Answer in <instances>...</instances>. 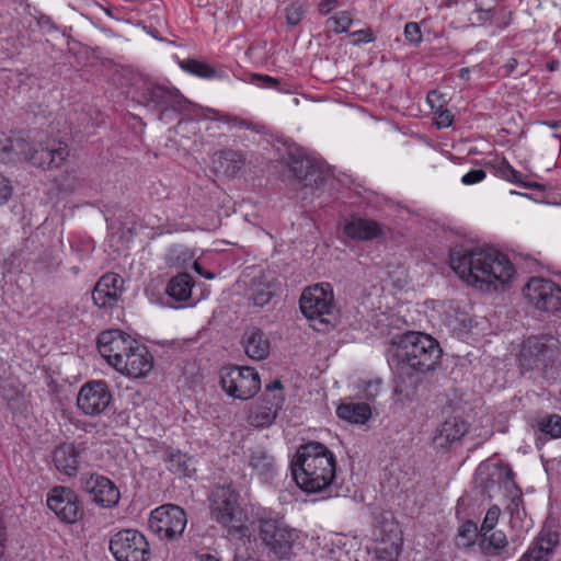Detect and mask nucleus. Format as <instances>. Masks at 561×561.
I'll return each mask as SVG.
<instances>
[{
	"label": "nucleus",
	"mask_w": 561,
	"mask_h": 561,
	"mask_svg": "<svg viewBox=\"0 0 561 561\" xmlns=\"http://www.w3.org/2000/svg\"><path fill=\"white\" fill-rule=\"evenodd\" d=\"M30 150V142L23 138H11L2 135L0 137V160H21L23 154Z\"/></svg>",
	"instance_id": "obj_31"
},
{
	"label": "nucleus",
	"mask_w": 561,
	"mask_h": 561,
	"mask_svg": "<svg viewBox=\"0 0 561 561\" xmlns=\"http://www.w3.org/2000/svg\"><path fill=\"white\" fill-rule=\"evenodd\" d=\"M71 453H72V459H73L75 457H77V453H76V449H75V447H73V446H72Z\"/></svg>",
	"instance_id": "obj_64"
},
{
	"label": "nucleus",
	"mask_w": 561,
	"mask_h": 561,
	"mask_svg": "<svg viewBox=\"0 0 561 561\" xmlns=\"http://www.w3.org/2000/svg\"><path fill=\"white\" fill-rule=\"evenodd\" d=\"M353 36H358V41L370 43L374 41V35L370 30H359L353 33Z\"/></svg>",
	"instance_id": "obj_53"
},
{
	"label": "nucleus",
	"mask_w": 561,
	"mask_h": 561,
	"mask_svg": "<svg viewBox=\"0 0 561 561\" xmlns=\"http://www.w3.org/2000/svg\"><path fill=\"white\" fill-rule=\"evenodd\" d=\"M124 279L115 273L104 274L94 285L92 299L99 308H113L123 295Z\"/></svg>",
	"instance_id": "obj_20"
},
{
	"label": "nucleus",
	"mask_w": 561,
	"mask_h": 561,
	"mask_svg": "<svg viewBox=\"0 0 561 561\" xmlns=\"http://www.w3.org/2000/svg\"><path fill=\"white\" fill-rule=\"evenodd\" d=\"M152 367L153 356L146 345L136 341L116 370L129 378H142L151 371Z\"/></svg>",
	"instance_id": "obj_18"
},
{
	"label": "nucleus",
	"mask_w": 561,
	"mask_h": 561,
	"mask_svg": "<svg viewBox=\"0 0 561 561\" xmlns=\"http://www.w3.org/2000/svg\"><path fill=\"white\" fill-rule=\"evenodd\" d=\"M111 400L112 394L105 381H89L77 396V407L87 415H98L108 407Z\"/></svg>",
	"instance_id": "obj_16"
},
{
	"label": "nucleus",
	"mask_w": 561,
	"mask_h": 561,
	"mask_svg": "<svg viewBox=\"0 0 561 561\" xmlns=\"http://www.w3.org/2000/svg\"><path fill=\"white\" fill-rule=\"evenodd\" d=\"M221 167L226 168V172L230 174L237 173L244 164L245 157L241 151L224 150L220 153Z\"/></svg>",
	"instance_id": "obj_39"
},
{
	"label": "nucleus",
	"mask_w": 561,
	"mask_h": 561,
	"mask_svg": "<svg viewBox=\"0 0 561 561\" xmlns=\"http://www.w3.org/2000/svg\"><path fill=\"white\" fill-rule=\"evenodd\" d=\"M343 233L356 241H368L377 238L381 233V229L374 220L353 217L345 221Z\"/></svg>",
	"instance_id": "obj_24"
},
{
	"label": "nucleus",
	"mask_w": 561,
	"mask_h": 561,
	"mask_svg": "<svg viewBox=\"0 0 561 561\" xmlns=\"http://www.w3.org/2000/svg\"><path fill=\"white\" fill-rule=\"evenodd\" d=\"M70 154L67 144L59 142L58 147L55 145L44 146L42 141L37 144H30V150L23 154L22 159L27 160L35 167L43 169H59L65 163Z\"/></svg>",
	"instance_id": "obj_17"
},
{
	"label": "nucleus",
	"mask_w": 561,
	"mask_h": 561,
	"mask_svg": "<svg viewBox=\"0 0 561 561\" xmlns=\"http://www.w3.org/2000/svg\"><path fill=\"white\" fill-rule=\"evenodd\" d=\"M505 476H506L507 479L512 480L513 477H514V473H513V471L511 469H507L505 471Z\"/></svg>",
	"instance_id": "obj_62"
},
{
	"label": "nucleus",
	"mask_w": 561,
	"mask_h": 561,
	"mask_svg": "<svg viewBox=\"0 0 561 561\" xmlns=\"http://www.w3.org/2000/svg\"><path fill=\"white\" fill-rule=\"evenodd\" d=\"M249 466L263 482H270L276 476L275 458L264 448L256 447L250 450Z\"/></svg>",
	"instance_id": "obj_25"
},
{
	"label": "nucleus",
	"mask_w": 561,
	"mask_h": 561,
	"mask_svg": "<svg viewBox=\"0 0 561 561\" xmlns=\"http://www.w3.org/2000/svg\"><path fill=\"white\" fill-rule=\"evenodd\" d=\"M208 111H209V113H211L214 115L213 116L214 119L224 122L225 124H228V125L231 123L232 114L219 112L216 110H208Z\"/></svg>",
	"instance_id": "obj_52"
},
{
	"label": "nucleus",
	"mask_w": 561,
	"mask_h": 561,
	"mask_svg": "<svg viewBox=\"0 0 561 561\" xmlns=\"http://www.w3.org/2000/svg\"><path fill=\"white\" fill-rule=\"evenodd\" d=\"M458 77H459L461 80H465V81L469 80V78H470V69H469V68H467V67L461 68V69L459 70Z\"/></svg>",
	"instance_id": "obj_58"
},
{
	"label": "nucleus",
	"mask_w": 561,
	"mask_h": 561,
	"mask_svg": "<svg viewBox=\"0 0 561 561\" xmlns=\"http://www.w3.org/2000/svg\"><path fill=\"white\" fill-rule=\"evenodd\" d=\"M257 533L263 545L278 559L290 553L297 539L296 530L272 513H264L259 517Z\"/></svg>",
	"instance_id": "obj_5"
},
{
	"label": "nucleus",
	"mask_w": 561,
	"mask_h": 561,
	"mask_svg": "<svg viewBox=\"0 0 561 561\" xmlns=\"http://www.w3.org/2000/svg\"><path fill=\"white\" fill-rule=\"evenodd\" d=\"M83 516V508L79 504L77 496H72V524Z\"/></svg>",
	"instance_id": "obj_51"
},
{
	"label": "nucleus",
	"mask_w": 561,
	"mask_h": 561,
	"mask_svg": "<svg viewBox=\"0 0 561 561\" xmlns=\"http://www.w3.org/2000/svg\"><path fill=\"white\" fill-rule=\"evenodd\" d=\"M213 496L214 519L230 530L241 529L242 512L237 504V494L231 485L217 488Z\"/></svg>",
	"instance_id": "obj_12"
},
{
	"label": "nucleus",
	"mask_w": 561,
	"mask_h": 561,
	"mask_svg": "<svg viewBox=\"0 0 561 561\" xmlns=\"http://www.w3.org/2000/svg\"><path fill=\"white\" fill-rule=\"evenodd\" d=\"M194 270L206 279H211L215 277L214 273L205 271L198 263H194Z\"/></svg>",
	"instance_id": "obj_56"
},
{
	"label": "nucleus",
	"mask_w": 561,
	"mask_h": 561,
	"mask_svg": "<svg viewBox=\"0 0 561 561\" xmlns=\"http://www.w3.org/2000/svg\"><path fill=\"white\" fill-rule=\"evenodd\" d=\"M537 428L550 438L561 437V416L558 414L546 415L538 420Z\"/></svg>",
	"instance_id": "obj_38"
},
{
	"label": "nucleus",
	"mask_w": 561,
	"mask_h": 561,
	"mask_svg": "<svg viewBox=\"0 0 561 561\" xmlns=\"http://www.w3.org/2000/svg\"><path fill=\"white\" fill-rule=\"evenodd\" d=\"M284 400V397H275L273 393L263 394L249 410V424L256 428L271 426L283 407Z\"/></svg>",
	"instance_id": "obj_19"
},
{
	"label": "nucleus",
	"mask_w": 561,
	"mask_h": 561,
	"mask_svg": "<svg viewBox=\"0 0 561 561\" xmlns=\"http://www.w3.org/2000/svg\"><path fill=\"white\" fill-rule=\"evenodd\" d=\"M304 316L313 322L317 331L328 330L334 310L332 287L329 283L317 284L304 290L300 300Z\"/></svg>",
	"instance_id": "obj_4"
},
{
	"label": "nucleus",
	"mask_w": 561,
	"mask_h": 561,
	"mask_svg": "<svg viewBox=\"0 0 561 561\" xmlns=\"http://www.w3.org/2000/svg\"><path fill=\"white\" fill-rule=\"evenodd\" d=\"M80 489L90 495L92 502L104 508L118 504L121 493L114 482L98 473H84L80 477Z\"/></svg>",
	"instance_id": "obj_14"
},
{
	"label": "nucleus",
	"mask_w": 561,
	"mask_h": 561,
	"mask_svg": "<svg viewBox=\"0 0 561 561\" xmlns=\"http://www.w3.org/2000/svg\"><path fill=\"white\" fill-rule=\"evenodd\" d=\"M517 65V61L516 59H511L508 60V64H507V67L510 68V70H513Z\"/></svg>",
	"instance_id": "obj_61"
},
{
	"label": "nucleus",
	"mask_w": 561,
	"mask_h": 561,
	"mask_svg": "<svg viewBox=\"0 0 561 561\" xmlns=\"http://www.w3.org/2000/svg\"><path fill=\"white\" fill-rule=\"evenodd\" d=\"M495 474H501V467L482 463L477 469L476 482L484 492H489L495 485Z\"/></svg>",
	"instance_id": "obj_37"
},
{
	"label": "nucleus",
	"mask_w": 561,
	"mask_h": 561,
	"mask_svg": "<svg viewBox=\"0 0 561 561\" xmlns=\"http://www.w3.org/2000/svg\"><path fill=\"white\" fill-rule=\"evenodd\" d=\"M186 523L183 508L174 504H164L151 512L148 527L160 539L173 540L182 536Z\"/></svg>",
	"instance_id": "obj_9"
},
{
	"label": "nucleus",
	"mask_w": 561,
	"mask_h": 561,
	"mask_svg": "<svg viewBox=\"0 0 561 561\" xmlns=\"http://www.w3.org/2000/svg\"><path fill=\"white\" fill-rule=\"evenodd\" d=\"M38 23H39L41 25H44V24H47V25H48V24H50V20H49V18H47V16H42V18L39 19Z\"/></svg>",
	"instance_id": "obj_60"
},
{
	"label": "nucleus",
	"mask_w": 561,
	"mask_h": 561,
	"mask_svg": "<svg viewBox=\"0 0 561 561\" xmlns=\"http://www.w3.org/2000/svg\"><path fill=\"white\" fill-rule=\"evenodd\" d=\"M468 430L469 425L462 419L458 416L449 417L436 428L432 440L433 447L436 450H447L460 443Z\"/></svg>",
	"instance_id": "obj_21"
},
{
	"label": "nucleus",
	"mask_w": 561,
	"mask_h": 561,
	"mask_svg": "<svg viewBox=\"0 0 561 561\" xmlns=\"http://www.w3.org/2000/svg\"><path fill=\"white\" fill-rule=\"evenodd\" d=\"M560 543L556 531L541 530L518 561H550Z\"/></svg>",
	"instance_id": "obj_22"
},
{
	"label": "nucleus",
	"mask_w": 561,
	"mask_h": 561,
	"mask_svg": "<svg viewBox=\"0 0 561 561\" xmlns=\"http://www.w3.org/2000/svg\"><path fill=\"white\" fill-rule=\"evenodd\" d=\"M139 102L146 107L159 112V119L168 110L176 113L187 111L188 101L174 88H169L160 84H148L144 87L139 94Z\"/></svg>",
	"instance_id": "obj_10"
},
{
	"label": "nucleus",
	"mask_w": 561,
	"mask_h": 561,
	"mask_svg": "<svg viewBox=\"0 0 561 561\" xmlns=\"http://www.w3.org/2000/svg\"><path fill=\"white\" fill-rule=\"evenodd\" d=\"M268 393H273L275 397H284L282 382L279 380H274L272 383L267 385L263 394Z\"/></svg>",
	"instance_id": "obj_50"
},
{
	"label": "nucleus",
	"mask_w": 561,
	"mask_h": 561,
	"mask_svg": "<svg viewBox=\"0 0 561 561\" xmlns=\"http://www.w3.org/2000/svg\"><path fill=\"white\" fill-rule=\"evenodd\" d=\"M375 548L379 561H397L402 550V533L398 522L385 518L379 525Z\"/></svg>",
	"instance_id": "obj_15"
},
{
	"label": "nucleus",
	"mask_w": 561,
	"mask_h": 561,
	"mask_svg": "<svg viewBox=\"0 0 561 561\" xmlns=\"http://www.w3.org/2000/svg\"><path fill=\"white\" fill-rule=\"evenodd\" d=\"M194 279L188 273H179L172 277L167 286V294L174 301H186L192 296Z\"/></svg>",
	"instance_id": "obj_28"
},
{
	"label": "nucleus",
	"mask_w": 561,
	"mask_h": 561,
	"mask_svg": "<svg viewBox=\"0 0 561 561\" xmlns=\"http://www.w3.org/2000/svg\"><path fill=\"white\" fill-rule=\"evenodd\" d=\"M220 386L230 397L248 400L254 397L261 388V379L252 367L226 366L220 370Z\"/></svg>",
	"instance_id": "obj_7"
},
{
	"label": "nucleus",
	"mask_w": 561,
	"mask_h": 561,
	"mask_svg": "<svg viewBox=\"0 0 561 561\" xmlns=\"http://www.w3.org/2000/svg\"><path fill=\"white\" fill-rule=\"evenodd\" d=\"M352 14L348 11H340L334 16L327 20V25L334 33H345L352 24Z\"/></svg>",
	"instance_id": "obj_41"
},
{
	"label": "nucleus",
	"mask_w": 561,
	"mask_h": 561,
	"mask_svg": "<svg viewBox=\"0 0 561 561\" xmlns=\"http://www.w3.org/2000/svg\"><path fill=\"white\" fill-rule=\"evenodd\" d=\"M296 178H298L305 186L318 187L324 181L322 172V163L312 162L309 159L299 162V167H294Z\"/></svg>",
	"instance_id": "obj_29"
},
{
	"label": "nucleus",
	"mask_w": 561,
	"mask_h": 561,
	"mask_svg": "<svg viewBox=\"0 0 561 561\" xmlns=\"http://www.w3.org/2000/svg\"><path fill=\"white\" fill-rule=\"evenodd\" d=\"M336 5V0H323L320 3L319 11L321 14H329Z\"/></svg>",
	"instance_id": "obj_54"
},
{
	"label": "nucleus",
	"mask_w": 561,
	"mask_h": 561,
	"mask_svg": "<svg viewBox=\"0 0 561 561\" xmlns=\"http://www.w3.org/2000/svg\"><path fill=\"white\" fill-rule=\"evenodd\" d=\"M257 81L263 82L266 87H270V88H275L279 84V82L276 78H273L267 75L253 73L252 82H257Z\"/></svg>",
	"instance_id": "obj_49"
},
{
	"label": "nucleus",
	"mask_w": 561,
	"mask_h": 561,
	"mask_svg": "<svg viewBox=\"0 0 561 561\" xmlns=\"http://www.w3.org/2000/svg\"><path fill=\"white\" fill-rule=\"evenodd\" d=\"M560 353V342L554 336L550 334L533 335L523 343L519 363L525 369H538L546 373L557 362Z\"/></svg>",
	"instance_id": "obj_6"
},
{
	"label": "nucleus",
	"mask_w": 561,
	"mask_h": 561,
	"mask_svg": "<svg viewBox=\"0 0 561 561\" xmlns=\"http://www.w3.org/2000/svg\"><path fill=\"white\" fill-rule=\"evenodd\" d=\"M70 505V490L66 486H55L48 493L47 506L65 523H70L68 506Z\"/></svg>",
	"instance_id": "obj_27"
},
{
	"label": "nucleus",
	"mask_w": 561,
	"mask_h": 561,
	"mask_svg": "<svg viewBox=\"0 0 561 561\" xmlns=\"http://www.w3.org/2000/svg\"><path fill=\"white\" fill-rule=\"evenodd\" d=\"M480 530L476 523L467 520L461 524L457 533V546L459 548H469L476 542L479 543Z\"/></svg>",
	"instance_id": "obj_35"
},
{
	"label": "nucleus",
	"mask_w": 561,
	"mask_h": 561,
	"mask_svg": "<svg viewBox=\"0 0 561 561\" xmlns=\"http://www.w3.org/2000/svg\"><path fill=\"white\" fill-rule=\"evenodd\" d=\"M495 174L501 176L504 180H507L512 183L518 184L524 187L529 188H539L540 184L538 183H525L522 181V173L515 170L505 159L499 162L496 165H493Z\"/></svg>",
	"instance_id": "obj_34"
},
{
	"label": "nucleus",
	"mask_w": 561,
	"mask_h": 561,
	"mask_svg": "<svg viewBox=\"0 0 561 561\" xmlns=\"http://www.w3.org/2000/svg\"><path fill=\"white\" fill-rule=\"evenodd\" d=\"M275 294V283L266 276L255 277L249 287L248 299L255 307H264Z\"/></svg>",
	"instance_id": "obj_26"
},
{
	"label": "nucleus",
	"mask_w": 561,
	"mask_h": 561,
	"mask_svg": "<svg viewBox=\"0 0 561 561\" xmlns=\"http://www.w3.org/2000/svg\"><path fill=\"white\" fill-rule=\"evenodd\" d=\"M523 293L528 302L540 311H561V287L550 279L531 277Z\"/></svg>",
	"instance_id": "obj_11"
},
{
	"label": "nucleus",
	"mask_w": 561,
	"mask_h": 561,
	"mask_svg": "<svg viewBox=\"0 0 561 561\" xmlns=\"http://www.w3.org/2000/svg\"><path fill=\"white\" fill-rule=\"evenodd\" d=\"M241 343L248 357L253 360L265 359L271 351L266 334L259 328H250L242 335Z\"/></svg>",
	"instance_id": "obj_23"
},
{
	"label": "nucleus",
	"mask_w": 561,
	"mask_h": 561,
	"mask_svg": "<svg viewBox=\"0 0 561 561\" xmlns=\"http://www.w3.org/2000/svg\"><path fill=\"white\" fill-rule=\"evenodd\" d=\"M449 264L467 284L489 288L496 283L505 284L515 274L508 257L491 247L456 245L450 250Z\"/></svg>",
	"instance_id": "obj_2"
},
{
	"label": "nucleus",
	"mask_w": 561,
	"mask_h": 561,
	"mask_svg": "<svg viewBox=\"0 0 561 561\" xmlns=\"http://www.w3.org/2000/svg\"><path fill=\"white\" fill-rule=\"evenodd\" d=\"M3 545V533H2V528L0 527V548L2 547Z\"/></svg>",
	"instance_id": "obj_63"
},
{
	"label": "nucleus",
	"mask_w": 561,
	"mask_h": 561,
	"mask_svg": "<svg viewBox=\"0 0 561 561\" xmlns=\"http://www.w3.org/2000/svg\"><path fill=\"white\" fill-rule=\"evenodd\" d=\"M437 340L430 334L409 331L393 342L392 364L397 368L396 392L409 397L421 380V376L437 368L442 357Z\"/></svg>",
	"instance_id": "obj_1"
},
{
	"label": "nucleus",
	"mask_w": 561,
	"mask_h": 561,
	"mask_svg": "<svg viewBox=\"0 0 561 561\" xmlns=\"http://www.w3.org/2000/svg\"><path fill=\"white\" fill-rule=\"evenodd\" d=\"M486 176V173L482 169H474L462 175L461 183L463 185H473L482 182Z\"/></svg>",
	"instance_id": "obj_46"
},
{
	"label": "nucleus",
	"mask_w": 561,
	"mask_h": 561,
	"mask_svg": "<svg viewBox=\"0 0 561 561\" xmlns=\"http://www.w3.org/2000/svg\"><path fill=\"white\" fill-rule=\"evenodd\" d=\"M70 445L60 444L53 453V461L58 471L70 476Z\"/></svg>",
	"instance_id": "obj_40"
},
{
	"label": "nucleus",
	"mask_w": 561,
	"mask_h": 561,
	"mask_svg": "<svg viewBox=\"0 0 561 561\" xmlns=\"http://www.w3.org/2000/svg\"><path fill=\"white\" fill-rule=\"evenodd\" d=\"M336 414L350 423L364 424L369 420L371 410L365 402H348L340 404Z\"/></svg>",
	"instance_id": "obj_30"
},
{
	"label": "nucleus",
	"mask_w": 561,
	"mask_h": 561,
	"mask_svg": "<svg viewBox=\"0 0 561 561\" xmlns=\"http://www.w3.org/2000/svg\"><path fill=\"white\" fill-rule=\"evenodd\" d=\"M179 66L185 72L202 79L221 78V73L214 67L197 59L186 58L179 60Z\"/></svg>",
	"instance_id": "obj_33"
},
{
	"label": "nucleus",
	"mask_w": 561,
	"mask_h": 561,
	"mask_svg": "<svg viewBox=\"0 0 561 561\" xmlns=\"http://www.w3.org/2000/svg\"><path fill=\"white\" fill-rule=\"evenodd\" d=\"M110 551L116 561H148L150 558L149 542L136 529H123L113 535Z\"/></svg>",
	"instance_id": "obj_8"
},
{
	"label": "nucleus",
	"mask_w": 561,
	"mask_h": 561,
	"mask_svg": "<svg viewBox=\"0 0 561 561\" xmlns=\"http://www.w3.org/2000/svg\"><path fill=\"white\" fill-rule=\"evenodd\" d=\"M191 458L180 450L171 451L167 459V468L173 473L188 476L191 472Z\"/></svg>",
	"instance_id": "obj_36"
},
{
	"label": "nucleus",
	"mask_w": 561,
	"mask_h": 561,
	"mask_svg": "<svg viewBox=\"0 0 561 561\" xmlns=\"http://www.w3.org/2000/svg\"><path fill=\"white\" fill-rule=\"evenodd\" d=\"M13 194L11 181L0 173V207L5 205Z\"/></svg>",
	"instance_id": "obj_45"
},
{
	"label": "nucleus",
	"mask_w": 561,
	"mask_h": 561,
	"mask_svg": "<svg viewBox=\"0 0 561 561\" xmlns=\"http://www.w3.org/2000/svg\"><path fill=\"white\" fill-rule=\"evenodd\" d=\"M439 96H438V93L436 91H433V92H430L427 94V102L430 103L432 110H435V100H437Z\"/></svg>",
	"instance_id": "obj_57"
},
{
	"label": "nucleus",
	"mask_w": 561,
	"mask_h": 561,
	"mask_svg": "<svg viewBox=\"0 0 561 561\" xmlns=\"http://www.w3.org/2000/svg\"><path fill=\"white\" fill-rule=\"evenodd\" d=\"M198 561H220L218 558H216L215 556L213 554H209V553H203L201 556H198Z\"/></svg>",
	"instance_id": "obj_59"
},
{
	"label": "nucleus",
	"mask_w": 561,
	"mask_h": 561,
	"mask_svg": "<svg viewBox=\"0 0 561 561\" xmlns=\"http://www.w3.org/2000/svg\"><path fill=\"white\" fill-rule=\"evenodd\" d=\"M334 454L321 443L301 445L291 461V470L297 485L307 493L327 491L335 478Z\"/></svg>",
	"instance_id": "obj_3"
},
{
	"label": "nucleus",
	"mask_w": 561,
	"mask_h": 561,
	"mask_svg": "<svg viewBox=\"0 0 561 561\" xmlns=\"http://www.w3.org/2000/svg\"><path fill=\"white\" fill-rule=\"evenodd\" d=\"M507 545L506 535L502 530L480 535L479 550L485 557H497Z\"/></svg>",
	"instance_id": "obj_32"
},
{
	"label": "nucleus",
	"mask_w": 561,
	"mask_h": 561,
	"mask_svg": "<svg viewBox=\"0 0 561 561\" xmlns=\"http://www.w3.org/2000/svg\"><path fill=\"white\" fill-rule=\"evenodd\" d=\"M229 125H232L234 127H238L240 129H248L250 127V123L241 117H238L236 115H232L231 123Z\"/></svg>",
	"instance_id": "obj_55"
},
{
	"label": "nucleus",
	"mask_w": 561,
	"mask_h": 561,
	"mask_svg": "<svg viewBox=\"0 0 561 561\" xmlns=\"http://www.w3.org/2000/svg\"><path fill=\"white\" fill-rule=\"evenodd\" d=\"M437 121L436 125L438 128H446L449 127L453 124V115L448 110H442V106L439 105V108L437 110Z\"/></svg>",
	"instance_id": "obj_47"
},
{
	"label": "nucleus",
	"mask_w": 561,
	"mask_h": 561,
	"mask_svg": "<svg viewBox=\"0 0 561 561\" xmlns=\"http://www.w3.org/2000/svg\"><path fill=\"white\" fill-rule=\"evenodd\" d=\"M404 37L412 44H420L422 42V32L416 22H408L404 26Z\"/></svg>",
	"instance_id": "obj_44"
},
{
	"label": "nucleus",
	"mask_w": 561,
	"mask_h": 561,
	"mask_svg": "<svg viewBox=\"0 0 561 561\" xmlns=\"http://www.w3.org/2000/svg\"><path fill=\"white\" fill-rule=\"evenodd\" d=\"M304 5L300 2H293L286 8V21L289 25H297L304 15Z\"/></svg>",
	"instance_id": "obj_43"
},
{
	"label": "nucleus",
	"mask_w": 561,
	"mask_h": 561,
	"mask_svg": "<svg viewBox=\"0 0 561 561\" xmlns=\"http://www.w3.org/2000/svg\"><path fill=\"white\" fill-rule=\"evenodd\" d=\"M500 515H501L500 507L496 505L491 506L484 516L481 527L479 528L480 535L494 531V528L499 522Z\"/></svg>",
	"instance_id": "obj_42"
},
{
	"label": "nucleus",
	"mask_w": 561,
	"mask_h": 561,
	"mask_svg": "<svg viewBox=\"0 0 561 561\" xmlns=\"http://www.w3.org/2000/svg\"><path fill=\"white\" fill-rule=\"evenodd\" d=\"M135 343V339L118 329L103 331L96 339L100 354L115 370Z\"/></svg>",
	"instance_id": "obj_13"
},
{
	"label": "nucleus",
	"mask_w": 561,
	"mask_h": 561,
	"mask_svg": "<svg viewBox=\"0 0 561 561\" xmlns=\"http://www.w3.org/2000/svg\"><path fill=\"white\" fill-rule=\"evenodd\" d=\"M474 13L477 14L476 22L480 25L490 23L492 21V18H493V9L492 8L482 9V8L477 7Z\"/></svg>",
	"instance_id": "obj_48"
}]
</instances>
